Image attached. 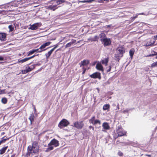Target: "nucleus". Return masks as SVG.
I'll use <instances>...</instances> for the list:
<instances>
[{
    "mask_svg": "<svg viewBox=\"0 0 157 157\" xmlns=\"http://www.w3.org/2000/svg\"><path fill=\"white\" fill-rule=\"evenodd\" d=\"M125 52L124 48L122 46H119L117 49V54L121 55V57L123 56V54Z\"/></svg>",
    "mask_w": 157,
    "mask_h": 157,
    "instance_id": "nucleus-6",
    "label": "nucleus"
},
{
    "mask_svg": "<svg viewBox=\"0 0 157 157\" xmlns=\"http://www.w3.org/2000/svg\"><path fill=\"white\" fill-rule=\"evenodd\" d=\"M90 123L92 124L93 125H96L98 124L99 125L101 124V121L99 120L95 119V116H93L89 120Z\"/></svg>",
    "mask_w": 157,
    "mask_h": 157,
    "instance_id": "nucleus-4",
    "label": "nucleus"
},
{
    "mask_svg": "<svg viewBox=\"0 0 157 157\" xmlns=\"http://www.w3.org/2000/svg\"><path fill=\"white\" fill-rule=\"evenodd\" d=\"M155 56V54H154H154H149L148 55H147V56L150 57V56Z\"/></svg>",
    "mask_w": 157,
    "mask_h": 157,
    "instance_id": "nucleus-50",
    "label": "nucleus"
},
{
    "mask_svg": "<svg viewBox=\"0 0 157 157\" xmlns=\"http://www.w3.org/2000/svg\"><path fill=\"white\" fill-rule=\"evenodd\" d=\"M69 124V122L66 119H63L59 122L58 126L61 129L63 127L67 126Z\"/></svg>",
    "mask_w": 157,
    "mask_h": 157,
    "instance_id": "nucleus-3",
    "label": "nucleus"
},
{
    "mask_svg": "<svg viewBox=\"0 0 157 157\" xmlns=\"http://www.w3.org/2000/svg\"><path fill=\"white\" fill-rule=\"evenodd\" d=\"M57 6V5L56 4L55 5H51L48 6V9L50 10H52L53 11H55L58 8Z\"/></svg>",
    "mask_w": 157,
    "mask_h": 157,
    "instance_id": "nucleus-16",
    "label": "nucleus"
},
{
    "mask_svg": "<svg viewBox=\"0 0 157 157\" xmlns=\"http://www.w3.org/2000/svg\"><path fill=\"white\" fill-rule=\"evenodd\" d=\"M6 34L5 33H0V40L4 41L6 39Z\"/></svg>",
    "mask_w": 157,
    "mask_h": 157,
    "instance_id": "nucleus-13",
    "label": "nucleus"
},
{
    "mask_svg": "<svg viewBox=\"0 0 157 157\" xmlns=\"http://www.w3.org/2000/svg\"><path fill=\"white\" fill-rule=\"evenodd\" d=\"M109 58L108 57H107L106 58L102 60L101 61V63L103 64H104L105 66L107 65L108 63L109 62Z\"/></svg>",
    "mask_w": 157,
    "mask_h": 157,
    "instance_id": "nucleus-17",
    "label": "nucleus"
},
{
    "mask_svg": "<svg viewBox=\"0 0 157 157\" xmlns=\"http://www.w3.org/2000/svg\"><path fill=\"white\" fill-rule=\"evenodd\" d=\"M73 126L75 127L78 129H81L84 127V124L83 121H76L74 124Z\"/></svg>",
    "mask_w": 157,
    "mask_h": 157,
    "instance_id": "nucleus-5",
    "label": "nucleus"
},
{
    "mask_svg": "<svg viewBox=\"0 0 157 157\" xmlns=\"http://www.w3.org/2000/svg\"><path fill=\"white\" fill-rule=\"evenodd\" d=\"M134 52L135 50L133 49H131L130 50L129 52V53L130 57L131 58H132V57L134 53Z\"/></svg>",
    "mask_w": 157,
    "mask_h": 157,
    "instance_id": "nucleus-25",
    "label": "nucleus"
},
{
    "mask_svg": "<svg viewBox=\"0 0 157 157\" xmlns=\"http://www.w3.org/2000/svg\"><path fill=\"white\" fill-rule=\"evenodd\" d=\"M39 151V147L37 141H34L32 144V146H29L28 148V154L29 156L32 154H38Z\"/></svg>",
    "mask_w": 157,
    "mask_h": 157,
    "instance_id": "nucleus-1",
    "label": "nucleus"
},
{
    "mask_svg": "<svg viewBox=\"0 0 157 157\" xmlns=\"http://www.w3.org/2000/svg\"><path fill=\"white\" fill-rule=\"evenodd\" d=\"M155 41L152 39H150L148 40L146 43L145 44V46H151L155 43Z\"/></svg>",
    "mask_w": 157,
    "mask_h": 157,
    "instance_id": "nucleus-11",
    "label": "nucleus"
},
{
    "mask_svg": "<svg viewBox=\"0 0 157 157\" xmlns=\"http://www.w3.org/2000/svg\"><path fill=\"white\" fill-rule=\"evenodd\" d=\"M154 52V54H155V56L156 55V56L155 57V59H157V52Z\"/></svg>",
    "mask_w": 157,
    "mask_h": 157,
    "instance_id": "nucleus-54",
    "label": "nucleus"
},
{
    "mask_svg": "<svg viewBox=\"0 0 157 157\" xmlns=\"http://www.w3.org/2000/svg\"><path fill=\"white\" fill-rule=\"evenodd\" d=\"M9 28L10 29V31H13L14 29V28L13 27L12 25H9Z\"/></svg>",
    "mask_w": 157,
    "mask_h": 157,
    "instance_id": "nucleus-40",
    "label": "nucleus"
},
{
    "mask_svg": "<svg viewBox=\"0 0 157 157\" xmlns=\"http://www.w3.org/2000/svg\"><path fill=\"white\" fill-rule=\"evenodd\" d=\"M4 59V58L2 56H0V60H3Z\"/></svg>",
    "mask_w": 157,
    "mask_h": 157,
    "instance_id": "nucleus-52",
    "label": "nucleus"
},
{
    "mask_svg": "<svg viewBox=\"0 0 157 157\" xmlns=\"http://www.w3.org/2000/svg\"><path fill=\"white\" fill-rule=\"evenodd\" d=\"M138 14H136L135 15V16L134 17H132L130 18V20L132 22L135 19L137 18L138 17Z\"/></svg>",
    "mask_w": 157,
    "mask_h": 157,
    "instance_id": "nucleus-32",
    "label": "nucleus"
},
{
    "mask_svg": "<svg viewBox=\"0 0 157 157\" xmlns=\"http://www.w3.org/2000/svg\"><path fill=\"white\" fill-rule=\"evenodd\" d=\"M111 69V67L110 66H109L107 68L106 72H108L110 71Z\"/></svg>",
    "mask_w": 157,
    "mask_h": 157,
    "instance_id": "nucleus-42",
    "label": "nucleus"
},
{
    "mask_svg": "<svg viewBox=\"0 0 157 157\" xmlns=\"http://www.w3.org/2000/svg\"><path fill=\"white\" fill-rule=\"evenodd\" d=\"M116 132L119 137H121L123 136H127V132L123 129Z\"/></svg>",
    "mask_w": 157,
    "mask_h": 157,
    "instance_id": "nucleus-9",
    "label": "nucleus"
},
{
    "mask_svg": "<svg viewBox=\"0 0 157 157\" xmlns=\"http://www.w3.org/2000/svg\"><path fill=\"white\" fill-rule=\"evenodd\" d=\"M123 129L121 125H120L117 126L116 128V131H119Z\"/></svg>",
    "mask_w": 157,
    "mask_h": 157,
    "instance_id": "nucleus-31",
    "label": "nucleus"
},
{
    "mask_svg": "<svg viewBox=\"0 0 157 157\" xmlns=\"http://www.w3.org/2000/svg\"><path fill=\"white\" fill-rule=\"evenodd\" d=\"M154 38L156 39V40H157V35L155 36H154Z\"/></svg>",
    "mask_w": 157,
    "mask_h": 157,
    "instance_id": "nucleus-57",
    "label": "nucleus"
},
{
    "mask_svg": "<svg viewBox=\"0 0 157 157\" xmlns=\"http://www.w3.org/2000/svg\"><path fill=\"white\" fill-rule=\"evenodd\" d=\"M83 72H82V74H84L85 73V72L86 70V68H83Z\"/></svg>",
    "mask_w": 157,
    "mask_h": 157,
    "instance_id": "nucleus-49",
    "label": "nucleus"
},
{
    "mask_svg": "<svg viewBox=\"0 0 157 157\" xmlns=\"http://www.w3.org/2000/svg\"><path fill=\"white\" fill-rule=\"evenodd\" d=\"M157 66V61L153 63L151 66V68H153Z\"/></svg>",
    "mask_w": 157,
    "mask_h": 157,
    "instance_id": "nucleus-35",
    "label": "nucleus"
},
{
    "mask_svg": "<svg viewBox=\"0 0 157 157\" xmlns=\"http://www.w3.org/2000/svg\"><path fill=\"white\" fill-rule=\"evenodd\" d=\"M34 118L35 116L33 113H32L30 115L29 118V119L30 121L31 124H32L33 122L34 121Z\"/></svg>",
    "mask_w": 157,
    "mask_h": 157,
    "instance_id": "nucleus-18",
    "label": "nucleus"
},
{
    "mask_svg": "<svg viewBox=\"0 0 157 157\" xmlns=\"http://www.w3.org/2000/svg\"><path fill=\"white\" fill-rule=\"evenodd\" d=\"M72 44H71V42H70L69 43H68L66 45H65V48H67V47H70L72 45Z\"/></svg>",
    "mask_w": 157,
    "mask_h": 157,
    "instance_id": "nucleus-38",
    "label": "nucleus"
},
{
    "mask_svg": "<svg viewBox=\"0 0 157 157\" xmlns=\"http://www.w3.org/2000/svg\"><path fill=\"white\" fill-rule=\"evenodd\" d=\"M111 26V25H107V28H110Z\"/></svg>",
    "mask_w": 157,
    "mask_h": 157,
    "instance_id": "nucleus-58",
    "label": "nucleus"
},
{
    "mask_svg": "<svg viewBox=\"0 0 157 157\" xmlns=\"http://www.w3.org/2000/svg\"><path fill=\"white\" fill-rule=\"evenodd\" d=\"M102 41L104 43V45L105 46H108L111 44V41L110 39L107 38L105 39H103Z\"/></svg>",
    "mask_w": 157,
    "mask_h": 157,
    "instance_id": "nucleus-10",
    "label": "nucleus"
},
{
    "mask_svg": "<svg viewBox=\"0 0 157 157\" xmlns=\"http://www.w3.org/2000/svg\"><path fill=\"white\" fill-rule=\"evenodd\" d=\"M56 2L57 5L60 4L65 2V0H56L54 1Z\"/></svg>",
    "mask_w": 157,
    "mask_h": 157,
    "instance_id": "nucleus-21",
    "label": "nucleus"
},
{
    "mask_svg": "<svg viewBox=\"0 0 157 157\" xmlns=\"http://www.w3.org/2000/svg\"><path fill=\"white\" fill-rule=\"evenodd\" d=\"M32 66L33 68H30L29 67H26L25 69H26L28 72H30L33 70L35 68V66L34 65H33Z\"/></svg>",
    "mask_w": 157,
    "mask_h": 157,
    "instance_id": "nucleus-24",
    "label": "nucleus"
},
{
    "mask_svg": "<svg viewBox=\"0 0 157 157\" xmlns=\"http://www.w3.org/2000/svg\"><path fill=\"white\" fill-rule=\"evenodd\" d=\"M119 137V136H118V134L117 135L116 133H115V134L113 135V138L115 139L118 138Z\"/></svg>",
    "mask_w": 157,
    "mask_h": 157,
    "instance_id": "nucleus-44",
    "label": "nucleus"
},
{
    "mask_svg": "<svg viewBox=\"0 0 157 157\" xmlns=\"http://www.w3.org/2000/svg\"><path fill=\"white\" fill-rule=\"evenodd\" d=\"M103 128L105 130H109L110 128V127L107 122H104L102 124Z\"/></svg>",
    "mask_w": 157,
    "mask_h": 157,
    "instance_id": "nucleus-15",
    "label": "nucleus"
},
{
    "mask_svg": "<svg viewBox=\"0 0 157 157\" xmlns=\"http://www.w3.org/2000/svg\"><path fill=\"white\" fill-rule=\"evenodd\" d=\"M76 41L75 40L72 39L71 42V44H73L75 43Z\"/></svg>",
    "mask_w": 157,
    "mask_h": 157,
    "instance_id": "nucleus-47",
    "label": "nucleus"
},
{
    "mask_svg": "<svg viewBox=\"0 0 157 157\" xmlns=\"http://www.w3.org/2000/svg\"><path fill=\"white\" fill-rule=\"evenodd\" d=\"M29 60L28 57L25 58L21 59H18V63H23Z\"/></svg>",
    "mask_w": 157,
    "mask_h": 157,
    "instance_id": "nucleus-23",
    "label": "nucleus"
},
{
    "mask_svg": "<svg viewBox=\"0 0 157 157\" xmlns=\"http://www.w3.org/2000/svg\"><path fill=\"white\" fill-rule=\"evenodd\" d=\"M90 77L93 78H98L100 80L101 79V73L100 72H95L93 73L90 75Z\"/></svg>",
    "mask_w": 157,
    "mask_h": 157,
    "instance_id": "nucleus-7",
    "label": "nucleus"
},
{
    "mask_svg": "<svg viewBox=\"0 0 157 157\" xmlns=\"http://www.w3.org/2000/svg\"><path fill=\"white\" fill-rule=\"evenodd\" d=\"M89 128L90 129H91V128H92L93 130H94V127L93 126H91H91H89Z\"/></svg>",
    "mask_w": 157,
    "mask_h": 157,
    "instance_id": "nucleus-51",
    "label": "nucleus"
},
{
    "mask_svg": "<svg viewBox=\"0 0 157 157\" xmlns=\"http://www.w3.org/2000/svg\"><path fill=\"white\" fill-rule=\"evenodd\" d=\"M59 50V49H57V50L56 51V52L58 51V50Z\"/></svg>",
    "mask_w": 157,
    "mask_h": 157,
    "instance_id": "nucleus-63",
    "label": "nucleus"
},
{
    "mask_svg": "<svg viewBox=\"0 0 157 157\" xmlns=\"http://www.w3.org/2000/svg\"><path fill=\"white\" fill-rule=\"evenodd\" d=\"M147 155L149 157H151V155Z\"/></svg>",
    "mask_w": 157,
    "mask_h": 157,
    "instance_id": "nucleus-62",
    "label": "nucleus"
},
{
    "mask_svg": "<svg viewBox=\"0 0 157 157\" xmlns=\"http://www.w3.org/2000/svg\"><path fill=\"white\" fill-rule=\"evenodd\" d=\"M8 147V146H6L5 147H2L1 149H0V154L2 155L4 153Z\"/></svg>",
    "mask_w": 157,
    "mask_h": 157,
    "instance_id": "nucleus-20",
    "label": "nucleus"
},
{
    "mask_svg": "<svg viewBox=\"0 0 157 157\" xmlns=\"http://www.w3.org/2000/svg\"><path fill=\"white\" fill-rule=\"evenodd\" d=\"M96 67L97 70L99 71H104L103 67L100 63H98L96 65Z\"/></svg>",
    "mask_w": 157,
    "mask_h": 157,
    "instance_id": "nucleus-14",
    "label": "nucleus"
},
{
    "mask_svg": "<svg viewBox=\"0 0 157 157\" xmlns=\"http://www.w3.org/2000/svg\"><path fill=\"white\" fill-rule=\"evenodd\" d=\"M51 43V42H47L46 43H44V44L45 45V46L46 47L49 46L50 44Z\"/></svg>",
    "mask_w": 157,
    "mask_h": 157,
    "instance_id": "nucleus-41",
    "label": "nucleus"
},
{
    "mask_svg": "<svg viewBox=\"0 0 157 157\" xmlns=\"http://www.w3.org/2000/svg\"><path fill=\"white\" fill-rule=\"evenodd\" d=\"M33 106L34 107V110H35V111H36V108H35V106L34 105H33Z\"/></svg>",
    "mask_w": 157,
    "mask_h": 157,
    "instance_id": "nucleus-61",
    "label": "nucleus"
},
{
    "mask_svg": "<svg viewBox=\"0 0 157 157\" xmlns=\"http://www.w3.org/2000/svg\"><path fill=\"white\" fill-rule=\"evenodd\" d=\"M46 47L45 46V45L43 44H42L40 47L39 48V49L41 50L44 49Z\"/></svg>",
    "mask_w": 157,
    "mask_h": 157,
    "instance_id": "nucleus-39",
    "label": "nucleus"
},
{
    "mask_svg": "<svg viewBox=\"0 0 157 157\" xmlns=\"http://www.w3.org/2000/svg\"><path fill=\"white\" fill-rule=\"evenodd\" d=\"M99 38V37L98 36H95L93 38L91 39V41H98V40Z\"/></svg>",
    "mask_w": 157,
    "mask_h": 157,
    "instance_id": "nucleus-30",
    "label": "nucleus"
},
{
    "mask_svg": "<svg viewBox=\"0 0 157 157\" xmlns=\"http://www.w3.org/2000/svg\"><path fill=\"white\" fill-rule=\"evenodd\" d=\"M126 112L127 111H126L124 110V112Z\"/></svg>",
    "mask_w": 157,
    "mask_h": 157,
    "instance_id": "nucleus-64",
    "label": "nucleus"
},
{
    "mask_svg": "<svg viewBox=\"0 0 157 157\" xmlns=\"http://www.w3.org/2000/svg\"><path fill=\"white\" fill-rule=\"evenodd\" d=\"M11 157H17L16 156V154L14 153L11 155Z\"/></svg>",
    "mask_w": 157,
    "mask_h": 157,
    "instance_id": "nucleus-53",
    "label": "nucleus"
},
{
    "mask_svg": "<svg viewBox=\"0 0 157 157\" xmlns=\"http://www.w3.org/2000/svg\"><path fill=\"white\" fill-rule=\"evenodd\" d=\"M95 0H83L82 1H81V2H82V3H85V2H88V3H91L93 1H95Z\"/></svg>",
    "mask_w": 157,
    "mask_h": 157,
    "instance_id": "nucleus-34",
    "label": "nucleus"
},
{
    "mask_svg": "<svg viewBox=\"0 0 157 157\" xmlns=\"http://www.w3.org/2000/svg\"><path fill=\"white\" fill-rule=\"evenodd\" d=\"M117 108L118 109H119V104H118L117 105Z\"/></svg>",
    "mask_w": 157,
    "mask_h": 157,
    "instance_id": "nucleus-60",
    "label": "nucleus"
},
{
    "mask_svg": "<svg viewBox=\"0 0 157 157\" xmlns=\"http://www.w3.org/2000/svg\"><path fill=\"white\" fill-rule=\"evenodd\" d=\"M2 102L4 104H6L7 103V99L6 98H3L1 100Z\"/></svg>",
    "mask_w": 157,
    "mask_h": 157,
    "instance_id": "nucleus-29",
    "label": "nucleus"
},
{
    "mask_svg": "<svg viewBox=\"0 0 157 157\" xmlns=\"http://www.w3.org/2000/svg\"><path fill=\"white\" fill-rule=\"evenodd\" d=\"M110 108V105L109 104H106L104 105L103 107V109L104 110H106L109 109Z\"/></svg>",
    "mask_w": 157,
    "mask_h": 157,
    "instance_id": "nucleus-26",
    "label": "nucleus"
},
{
    "mask_svg": "<svg viewBox=\"0 0 157 157\" xmlns=\"http://www.w3.org/2000/svg\"><path fill=\"white\" fill-rule=\"evenodd\" d=\"M5 134V132H2L1 133V135H4Z\"/></svg>",
    "mask_w": 157,
    "mask_h": 157,
    "instance_id": "nucleus-59",
    "label": "nucleus"
},
{
    "mask_svg": "<svg viewBox=\"0 0 157 157\" xmlns=\"http://www.w3.org/2000/svg\"><path fill=\"white\" fill-rule=\"evenodd\" d=\"M99 37L101 38L100 40L102 41L103 39L106 38V35L104 33H101L99 34Z\"/></svg>",
    "mask_w": 157,
    "mask_h": 157,
    "instance_id": "nucleus-22",
    "label": "nucleus"
},
{
    "mask_svg": "<svg viewBox=\"0 0 157 157\" xmlns=\"http://www.w3.org/2000/svg\"><path fill=\"white\" fill-rule=\"evenodd\" d=\"M39 55V54H37V55H34L31 56V57H28L29 60L34 58V57L36 56H38Z\"/></svg>",
    "mask_w": 157,
    "mask_h": 157,
    "instance_id": "nucleus-46",
    "label": "nucleus"
},
{
    "mask_svg": "<svg viewBox=\"0 0 157 157\" xmlns=\"http://www.w3.org/2000/svg\"><path fill=\"white\" fill-rule=\"evenodd\" d=\"M35 52V51H34V50H32L31 51H30L28 55V56H29L30 55H31L34 53Z\"/></svg>",
    "mask_w": 157,
    "mask_h": 157,
    "instance_id": "nucleus-37",
    "label": "nucleus"
},
{
    "mask_svg": "<svg viewBox=\"0 0 157 157\" xmlns=\"http://www.w3.org/2000/svg\"><path fill=\"white\" fill-rule=\"evenodd\" d=\"M58 45H59L58 44H57L56 45H54L53 46L54 48H52V49L54 50L56 48H57L58 47Z\"/></svg>",
    "mask_w": 157,
    "mask_h": 157,
    "instance_id": "nucleus-43",
    "label": "nucleus"
},
{
    "mask_svg": "<svg viewBox=\"0 0 157 157\" xmlns=\"http://www.w3.org/2000/svg\"><path fill=\"white\" fill-rule=\"evenodd\" d=\"M117 155L120 156H123L124 154L121 151H119L117 153Z\"/></svg>",
    "mask_w": 157,
    "mask_h": 157,
    "instance_id": "nucleus-36",
    "label": "nucleus"
},
{
    "mask_svg": "<svg viewBox=\"0 0 157 157\" xmlns=\"http://www.w3.org/2000/svg\"><path fill=\"white\" fill-rule=\"evenodd\" d=\"M22 73V74H25L28 73L26 69L25 70H23L21 71Z\"/></svg>",
    "mask_w": 157,
    "mask_h": 157,
    "instance_id": "nucleus-45",
    "label": "nucleus"
},
{
    "mask_svg": "<svg viewBox=\"0 0 157 157\" xmlns=\"http://www.w3.org/2000/svg\"><path fill=\"white\" fill-rule=\"evenodd\" d=\"M89 63V61L87 60H84L82 61H81L79 64L80 67H81L82 66H86L88 65Z\"/></svg>",
    "mask_w": 157,
    "mask_h": 157,
    "instance_id": "nucleus-12",
    "label": "nucleus"
},
{
    "mask_svg": "<svg viewBox=\"0 0 157 157\" xmlns=\"http://www.w3.org/2000/svg\"><path fill=\"white\" fill-rule=\"evenodd\" d=\"M115 59L117 61L119 62L120 60V57H121V55L116 54L115 55Z\"/></svg>",
    "mask_w": 157,
    "mask_h": 157,
    "instance_id": "nucleus-28",
    "label": "nucleus"
},
{
    "mask_svg": "<svg viewBox=\"0 0 157 157\" xmlns=\"http://www.w3.org/2000/svg\"><path fill=\"white\" fill-rule=\"evenodd\" d=\"M41 25V24L38 23H35L30 26V29L32 30H35L37 29L38 27Z\"/></svg>",
    "mask_w": 157,
    "mask_h": 157,
    "instance_id": "nucleus-8",
    "label": "nucleus"
},
{
    "mask_svg": "<svg viewBox=\"0 0 157 157\" xmlns=\"http://www.w3.org/2000/svg\"><path fill=\"white\" fill-rule=\"evenodd\" d=\"M5 137H6V136H4V137H3V138H2V140H1L0 141V143L1 144H2V143H5L6 140H8L10 138H6V139H4Z\"/></svg>",
    "mask_w": 157,
    "mask_h": 157,
    "instance_id": "nucleus-27",
    "label": "nucleus"
},
{
    "mask_svg": "<svg viewBox=\"0 0 157 157\" xmlns=\"http://www.w3.org/2000/svg\"><path fill=\"white\" fill-rule=\"evenodd\" d=\"M54 51V50L52 49L50 51H48L47 53H46L45 56L46 58L47 59L49 58Z\"/></svg>",
    "mask_w": 157,
    "mask_h": 157,
    "instance_id": "nucleus-19",
    "label": "nucleus"
},
{
    "mask_svg": "<svg viewBox=\"0 0 157 157\" xmlns=\"http://www.w3.org/2000/svg\"><path fill=\"white\" fill-rule=\"evenodd\" d=\"M4 92H5L4 90H0V94L4 93H5Z\"/></svg>",
    "mask_w": 157,
    "mask_h": 157,
    "instance_id": "nucleus-48",
    "label": "nucleus"
},
{
    "mask_svg": "<svg viewBox=\"0 0 157 157\" xmlns=\"http://www.w3.org/2000/svg\"><path fill=\"white\" fill-rule=\"evenodd\" d=\"M136 14H138V16L139 15H145V14L143 13H136Z\"/></svg>",
    "mask_w": 157,
    "mask_h": 157,
    "instance_id": "nucleus-55",
    "label": "nucleus"
},
{
    "mask_svg": "<svg viewBox=\"0 0 157 157\" xmlns=\"http://www.w3.org/2000/svg\"><path fill=\"white\" fill-rule=\"evenodd\" d=\"M59 145V141L55 139H53L48 144V148L45 151L46 152H48L54 149V147H56Z\"/></svg>",
    "mask_w": 157,
    "mask_h": 157,
    "instance_id": "nucleus-2",
    "label": "nucleus"
},
{
    "mask_svg": "<svg viewBox=\"0 0 157 157\" xmlns=\"http://www.w3.org/2000/svg\"><path fill=\"white\" fill-rule=\"evenodd\" d=\"M123 143L122 142H121L119 141V140H117L116 142L117 144H118L119 143Z\"/></svg>",
    "mask_w": 157,
    "mask_h": 157,
    "instance_id": "nucleus-56",
    "label": "nucleus"
},
{
    "mask_svg": "<svg viewBox=\"0 0 157 157\" xmlns=\"http://www.w3.org/2000/svg\"><path fill=\"white\" fill-rule=\"evenodd\" d=\"M51 47H48V48H47L46 49H44L43 50H40V51H38V50L39 49H33L34 50V51H35V52H42L43 51H44L46 49L49 48H51Z\"/></svg>",
    "mask_w": 157,
    "mask_h": 157,
    "instance_id": "nucleus-33",
    "label": "nucleus"
}]
</instances>
